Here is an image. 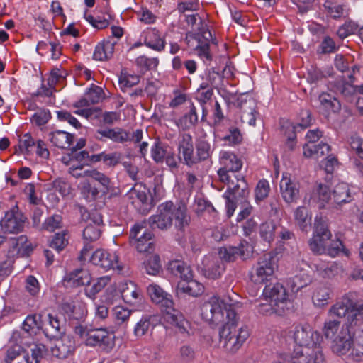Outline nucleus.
Masks as SVG:
<instances>
[{
    "label": "nucleus",
    "mask_w": 363,
    "mask_h": 363,
    "mask_svg": "<svg viewBox=\"0 0 363 363\" xmlns=\"http://www.w3.org/2000/svg\"><path fill=\"white\" fill-rule=\"evenodd\" d=\"M328 314V319L324 323L323 331L327 338H333L340 325L335 318H345L347 328L360 325L363 323V301H354L348 296H344L330 307Z\"/></svg>",
    "instance_id": "1"
},
{
    "label": "nucleus",
    "mask_w": 363,
    "mask_h": 363,
    "mask_svg": "<svg viewBox=\"0 0 363 363\" xmlns=\"http://www.w3.org/2000/svg\"><path fill=\"white\" fill-rule=\"evenodd\" d=\"M308 246L314 254H327L332 257H336L344 250L340 240L332 239L328 219L322 215H318L315 218L313 236L308 240Z\"/></svg>",
    "instance_id": "2"
},
{
    "label": "nucleus",
    "mask_w": 363,
    "mask_h": 363,
    "mask_svg": "<svg viewBox=\"0 0 363 363\" xmlns=\"http://www.w3.org/2000/svg\"><path fill=\"white\" fill-rule=\"evenodd\" d=\"M147 291L153 302L164 308V320L176 325L180 333L190 335V323L179 311L173 308L174 303L172 296L156 284H150L147 288Z\"/></svg>",
    "instance_id": "3"
},
{
    "label": "nucleus",
    "mask_w": 363,
    "mask_h": 363,
    "mask_svg": "<svg viewBox=\"0 0 363 363\" xmlns=\"http://www.w3.org/2000/svg\"><path fill=\"white\" fill-rule=\"evenodd\" d=\"M231 299H220L218 296H212L207 302H205L201 307V315L203 318L213 323L234 321L237 318L235 309V303Z\"/></svg>",
    "instance_id": "4"
},
{
    "label": "nucleus",
    "mask_w": 363,
    "mask_h": 363,
    "mask_svg": "<svg viewBox=\"0 0 363 363\" xmlns=\"http://www.w3.org/2000/svg\"><path fill=\"white\" fill-rule=\"evenodd\" d=\"M311 199L320 203L319 208H323L325 203L330 202L335 208L353 200L349 186L341 182L335 186L331 191L325 184H320L313 191Z\"/></svg>",
    "instance_id": "5"
},
{
    "label": "nucleus",
    "mask_w": 363,
    "mask_h": 363,
    "mask_svg": "<svg viewBox=\"0 0 363 363\" xmlns=\"http://www.w3.org/2000/svg\"><path fill=\"white\" fill-rule=\"evenodd\" d=\"M237 318L225 322L220 330V342L228 352H236L249 337L247 328L236 329Z\"/></svg>",
    "instance_id": "6"
},
{
    "label": "nucleus",
    "mask_w": 363,
    "mask_h": 363,
    "mask_svg": "<svg viewBox=\"0 0 363 363\" xmlns=\"http://www.w3.org/2000/svg\"><path fill=\"white\" fill-rule=\"evenodd\" d=\"M278 268L277 260L272 253L260 257L250 272V279L256 284H264L271 281Z\"/></svg>",
    "instance_id": "7"
},
{
    "label": "nucleus",
    "mask_w": 363,
    "mask_h": 363,
    "mask_svg": "<svg viewBox=\"0 0 363 363\" xmlns=\"http://www.w3.org/2000/svg\"><path fill=\"white\" fill-rule=\"evenodd\" d=\"M228 104H233L240 110V118L242 123L255 125L256 121L255 101L245 94L237 96L235 94H228L223 96Z\"/></svg>",
    "instance_id": "8"
},
{
    "label": "nucleus",
    "mask_w": 363,
    "mask_h": 363,
    "mask_svg": "<svg viewBox=\"0 0 363 363\" xmlns=\"http://www.w3.org/2000/svg\"><path fill=\"white\" fill-rule=\"evenodd\" d=\"M152 233L143 224H135L129 235L130 243L139 252H150L153 250Z\"/></svg>",
    "instance_id": "9"
},
{
    "label": "nucleus",
    "mask_w": 363,
    "mask_h": 363,
    "mask_svg": "<svg viewBox=\"0 0 363 363\" xmlns=\"http://www.w3.org/2000/svg\"><path fill=\"white\" fill-rule=\"evenodd\" d=\"M174 204L172 201L161 203L157 207L156 214L151 216L148 223L152 229L169 230L173 224Z\"/></svg>",
    "instance_id": "10"
},
{
    "label": "nucleus",
    "mask_w": 363,
    "mask_h": 363,
    "mask_svg": "<svg viewBox=\"0 0 363 363\" xmlns=\"http://www.w3.org/2000/svg\"><path fill=\"white\" fill-rule=\"evenodd\" d=\"M292 333L294 342L300 348L320 345L323 339L320 334L308 325L296 326Z\"/></svg>",
    "instance_id": "11"
},
{
    "label": "nucleus",
    "mask_w": 363,
    "mask_h": 363,
    "mask_svg": "<svg viewBox=\"0 0 363 363\" xmlns=\"http://www.w3.org/2000/svg\"><path fill=\"white\" fill-rule=\"evenodd\" d=\"M263 300L272 301L279 307L278 312L284 313L287 306V294L286 289L280 283L266 285L263 290Z\"/></svg>",
    "instance_id": "12"
},
{
    "label": "nucleus",
    "mask_w": 363,
    "mask_h": 363,
    "mask_svg": "<svg viewBox=\"0 0 363 363\" xmlns=\"http://www.w3.org/2000/svg\"><path fill=\"white\" fill-rule=\"evenodd\" d=\"M85 343L86 345L99 347L101 350L108 352L115 345L114 335L102 328H91Z\"/></svg>",
    "instance_id": "13"
},
{
    "label": "nucleus",
    "mask_w": 363,
    "mask_h": 363,
    "mask_svg": "<svg viewBox=\"0 0 363 363\" xmlns=\"http://www.w3.org/2000/svg\"><path fill=\"white\" fill-rule=\"evenodd\" d=\"M293 363H325L320 345L296 349L291 356Z\"/></svg>",
    "instance_id": "14"
},
{
    "label": "nucleus",
    "mask_w": 363,
    "mask_h": 363,
    "mask_svg": "<svg viewBox=\"0 0 363 363\" xmlns=\"http://www.w3.org/2000/svg\"><path fill=\"white\" fill-rule=\"evenodd\" d=\"M128 201L142 214L147 213L152 208L151 199L148 198L146 189L135 185L126 194Z\"/></svg>",
    "instance_id": "15"
},
{
    "label": "nucleus",
    "mask_w": 363,
    "mask_h": 363,
    "mask_svg": "<svg viewBox=\"0 0 363 363\" xmlns=\"http://www.w3.org/2000/svg\"><path fill=\"white\" fill-rule=\"evenodd\" d=\"M179 158L189 167L195 164L193 138L189 133L180 134L178 138Z\"/></svg>",
    "instance_id": "16"
},
{
    "label": "nucleus",
    "mask_w": 363,
    "mask_h": 363,
    "mask_svg": "<svg viewBox=\"0 0 363 363\" xmlns=\"http://www.w3.org/2000/svg\"><path fill=\"white\" fill-rule=\"evenodd\" d=\"M352 339L349 328H342L335 337L332 344L333 352L338 356H347L348 360L352 361L349 355L352 350Z\"/></svg>",
    "instance_id": "17"
},
{
    "label": "nucleus",
    "mask_w": 363,
    "mask_h": 363,
    "mask_svg": "<svg viewBox=\"0 0 363 363\" xmlns=\"http://www.w3.org/2000/svg\"><path fill=\"white\" fill-rule=\"evenodd\" d=\"M26 218L19 211L11 210L6 213L1 220V228L10 233H18L23 230Z\"/></svg>",
    "instance_id": "18"
},
{
    "label": "nucleus",
    "mask_w": 363,
    "mask_h": 363,
    "mask_svg": "<svg viewBox=\"0 0 363 363\" xmlns=\"http://www.w3.org/2000/svg\"><path fill=\"white\" fill-rule=\"evenodd\" d=\"M90 261L94 265L108 270L117 268L121 269L118 264V256L104 250H96L91 256Z\"/></svg>",
    "instance_id": "19"
},
{
    "label": "nucleus",
    "mask_w": 363,
    "mask_h": 363,
    "mask_svg": "<svg viewBox=\"0 0 363 363\" xmlns=\"http://www.w3.org/2000/svg\"><path fill=\"white\" fill-rule=\"evenodd\" d=\"M96 140L106 142L109 139L114 143H125L129 140V132L121 128L99 129L95 133Z\"/></svg>",
    "instance_id": "20"
},
{
    "label": "nucleus",
    "mask_w": 363,
    "mask_h": 363,
    "mask_svg": "<svg viewBox=\"0 0 363 363\" xmlns=\"http://www.w3.org/2000/svg\"><path fill=\"white\" fill-rule=\"evenodd\" d=\"M280 190L283 199L287 203L296 201L299 196V185L295 181H292L290 174H283L280 182Z\"/></svg>",
    "instance_id": "21"
},
{
    "label": "nucleus",
    "mask_w": 363,
    "mask_h": 363,
    "mask_svg": "<svg viewBox=\"0 0 363 363\" xmlns=\"http://www.w3.org/2000/svg\"><path fill=\"white\" fill-rule=\"evenodd\" d=\"M74 337L65 335L60 340H57L53 347H51V353L58 359H65L74 352Z\"/></svg>",
    "instance_id": "22"
},
{
    "label": "nucleus",
    "mask_w": 363,
    "mask_h": 363,
    "mask_svg": "<svg viewBox=\"0 0 363 363\" xmlns=\"http://www.w3.org/2000/svg\"><path fill=\"white\" fill-rule=\"evenodd\" d=\"M202 264L205 276L213 279L218 278L225 269L224 262L212 255L205 257Z\"/></svg>",
    "instance_id": "23"
},
{
    "label": "nucleus",
    "mask_w": 363,
    "mask_h": 363,
    "mask_svg": "<svg viewBox=\"0 0 363 363\" xmlns=\"http://www.w3.org/2000/svg\"><path fill=\"white\" fill-rule=\"evenodd\" d=\"M43 328L45 336L50 339H57L65 333L64 325L57 315L48 313Z\"/></svg>",
    "instance_id": "24"
},
{
    "label": "nucleus",
    "mask_w": 363,
    "mask_h": 363,
    "mask_svg": "<svg viewBox=\"0 0 363 363\" xmlns=\"http://www.w3.org/2000/svg\"><path fill=\"white\" fill-rule=\"evenodd\" d=\"M89 223L83 231L84 240L86 242L96 241L101 236L99 225L102 223V218L97 213L89 216Z\"/></svg>",
    "instance_id": "25"
},
{
    "label": "nucleus",
    "mask_w": 363,
    "mask_h": 363,
    "mask_svg": "<svg viewBox=\"0 0 363 363\" xmlns=\"http://www.w3.org/2000/svg\"><path fill=\"white\" fill-rule=\"evenodd\" d=\"M249 245L247 242H241L237 247L225 246L218 250L219 259L223 262H234L238 257H244L248 252Z\"/></svg>",
    "instance_id": "26"
},
{
    "label": "nucleus",
    "mask_w": 363,
    "mask_h": 363,
    "mask_svg": "<svg viewBox=\"0 0 363 363\" xmlns=\"http://www.w3.org/2000/svg\"><path fill=\"white\" fill-rule=\"evenodd\" d=\"M64 281L72 286H86L90 284L91 277L87 269H77L67 274Z\"/></svg>",
    "instance_id": "27"
},
{
    "label": "nucleus",
    "mask_w": 363,
    "mask_h": 363,
    "mask_svg": "<svg viewBox=\"0 0 363 363\" xmlns=\"http://www.w3.org/2000/svg\"><path fill=\"white\" fill-rule=\"evenodd\" d=\"M144 43L156 51H162L165 47V41L156 28H147L143 33Z\"/></svg>",
    "instance_id": "28"
},
{
    "label": "nucleus",
    "mask_w": 363,
    "mask_h": 363,
    "mask_svg": "<svg viewBox=\"0 0 363 363\" xmlns=\"http://www.w3.org/2000/svg\"><path fill=\"white\" fill-rule=\"evenodd\" d=\"M9 246L8 255L9 257H14L20 255H23L31 250L28 244L27 238L24 235L10 238Z\"/></svg>",
    "instance_id": "29"
},
{
    "label": "nucleus",
    "mask_w": 363,
    "mask_h": 363,
    "mask_svg": "<svg viewBox=\"0 0 363 363\" xmlns=\"http://www.w3.org/2000/svg\"><path fill=\"white\" fill-rule=\"evenodd\" d=\"M220 169L230 170L231 172H238L242 166V162L233 152L221 151L220 152Z\"/></svg>",
    "instance_id": "30"
},
{
    "label": "nucleus",
    "mask_w": 363,
    "mask_h": 363,
    "mask_svg": "<svg viewBox=\"0 0 363 363\" xmlns=\"http://www.w3.org/2000/svg\"><path fill=\"white\" fill-rule=\"evenodd\" d=\"M203 292V286L196 280L190 279L186 281H179L177 286V295L188 294L191 296H198Z\"/></svg>",
    "instance_id": "31"
},
{
    "label": "nucleus",
    "mask_w": 363,
    "mask_h": 363,
    "mask_svg": "<svg viewBox=\"0 0 363 363\" xmlns=\"http://www.w3.org/2000/svg\"><path fill=\"white\" fill-rule=\"evenodd\" d=\"M173 219H174L175 228L177 230L184 232L191 222V217L184 205H174Z\"/></svg>",
    "instance_id": "32"
},
{
    "label": "nucleus",
    "mask_w": 363,
    "mask_h": 363,
    "mask_svg": "<svg viewBox=\"0 0 363 363\" xmlns=\"http://www.w3.org/2000/svg\"><path fill=\"white\" fill-rule=\"evenodd\" d=\"M168 269L174 275L179 277L182 281H186L193 279L192 270L186 263L175 260L169 263Z\"/></svg>",
    "instance_id": "33"
},
{
    "label": "nucleus",
    "mask_w": 363,
    "mask_h": 363,
    "mask_svg": "<svg viewBox=\"0 0 363 363\" xmlns=\"http://www.w3.org/2000/svg\"><path fill=\"white\" fill-rule=\"evenodd\" d=\"M74 136L65 131L56 130L49 134V140L55 146L62 149H67L73 142Z\"/></svg>",
    "instance_id": "34"
},
{
    "label": "nucleus",
    "mask_w": 363,
    "mask_h": 363,
    "mask_svg": "<svg viewBox=\"0 0 363 363\" xmlns=\"http://www.w3.org/2000/svg\"><path fill=\"white\" fill-rule=\"evenodd\" d=\"M172 150L167 143L157 140L151 147V157L156 163H163Z\"/></svg>",
    "instance_id": "35"
},
{
    "label": "nucleus",
    "mask_w": 363,
    "mask_h": 363,
    "mask_svg": "<svg viewBox=\"0 0 363 363\" xmlns=\"http://www.w3.org/2000/svg\"><path fill=\"white\" fill-rule=\"evenodd\" d=\"M311 282V278L307 272L301 270L298 274L288 280L287 285L292 292L296 293Z\"/></svg>",
    "instance_id": "36"
},
{
    "label": "nucleus",
    "mask_w": 363,
    "mask_h": 363,
    "mask_svg": "<svg viewBox=\"0 0 363 363\" xmlns=\"http://www.w3.org/2000/svg\"><path fill=\"white\" fill-rule=\"evenodd\" d=\"M225 194L230 196L233 199H245L249 194L248 185L243 177L237 179V183L230 188H228Z\"/></svg>",
    "instance_id": "37"
},
{
    "label": "nucleus",
    "mask_w": 363,
    "mask_h": 363,
    "mask_svg": "<svg viewBox=\"0 0 363 363\" xmlns=\"http://www.w3.org/2000/svg\"><path fill=\"white\" fill-rule=\"evenodd\" d=\"M115 43H116L111 41H106L103 43L98 44L95 48L93 58L99 61L110 59L113 55Z\"/></svg>",
    "instance_id": "38"
},
{
    "label": "nucleus",
    "mask_w": 363,
    "mask_h": 363,
    "mask_svg": "<svg viewBox=\"0 0 363 363\" xmlns=\"http://www.w3.org/2000/svg\"><path fill=\"white\" fill-rule=\"evenodd\" d=\"M29 363L28 354L20 346H15L8 350L5 363Z\"/></svg>",
    "instance_id": "39"
},
{
    "label": "nucleus",
    "mask_w": 363,
    "mask_h": 363,
    "mask_svg": "<svg viewBox=\"0 0 363 363\" xmlns=\"http://www.w3.org/2000/svg\"><path fill=\"white\" fill-rule=\"evenodd\" d=\"M350 82H347L343 77L337 78L334 82L337 91L340 92L345 97L352 96L357 93V88L352 84L354 77L352 74L349 76Z\"/></svg>",
    "instance_id": "40"
},
{
    "label": "nucleus",
    "mask_w": 363,
    "mask_h": 363,
    "mask_svg": "<svg viewBox=\"0 0 363 363\" xmlns=\"http://www.w3.org/2000/svg\"><path fill=\"white\" fill-rule=\"evenodd\" d=\"M84 175L97 182L101 186L100 191L103 192V194H106L111 189V179L104 173L96 169H91L85 170Z\"/></svg>",
    "instance_id": "41"
},
{
    "label": "nucleus",
    "mask_w": 363,
    "mask_h": 363,
    "mask_svg": "<svg viewBox=\"0 0 363 363\" xmlns=\"http://www.w3.org/2000/svg\"><path fill=\"white\" fill-rule=\"evenodd\" d=\"M195 164L208 159L212 153L210 143L205 138H199L196 143Z\"/></svg>",
    "instance_id": "42"
},
{
    "label": "nucleus",
    "mask_w": 363,
    "mask_h": 363,
    "mask_svg": "<svg viewBox=\"0 0 363 363\" xmlns=\"http://www.w3.org/2000/svg\"><path fill=\"white\" fill-rule=\"evenodd\" d=\"M155 317L150 315H143L134 327L133 333L136 337H142L155 326Z\"/></svg>",
    "instance_id": "43"
},
{
    "label": "nucleus",
    "mask_w": 363,
    "mask_h": 363,
    "mask_svg": "<svg viewBox=\"0 0 363 363\" xmlns=\"http://www.w3.org/2000/svg\"><path fill=\"white\" fill-rule=\"evenodd\" d=\"M330 147L325 143L318 145L312 144L303 145V155L307 157H315L318 158L329 152Z\"/></svg>",
    "instance_id": "44"
},
{
    "label": "nucleus",
    "mask_w": 363,
    "mask_h": 363,
    "mask_svg": "<svg viewBox=\"0 0 363 363\" xmlns=\"http://www.w3.org/2000/svg\"><path fill=\"white\" fill-rule=\"evenodd\" d=\"M330 289L325 286L317 287L312 296L313 304L317 307H323L327 305L330 298Z\"/></svg>",
    "instance_id": "45"
},
{
    "label": "nucleus",
    "mask_w": 363,
    "mask_h": 363,
    "mask_svg": "<svg viewBox=\"0 0 363 363\" xmlns=\"http://www.w3.org/2000/svg\"><path fill=\"white\" fill-rule=\"evenodd\" d=\"M110 281L108 276H104L98 278L94 283L89 288L85 289V294L89 298L94 300L96 295L100 292Z\"/></svg>",
    "instance_id": "46"
},
{
    "label": "nucleus",
    "mask_w": 363,
    "mask_h": 363,
    "mask_svg": "<svg viewBox=\"0 0 363 363\" xmlns=\"http://www.w3.org/2000/svg\"><path fill=\"white\" fill-rule=\"evenodd\" d=\"M242 134L240 130L235 126H230L225 135L220 138L225 145L234 146L240 144L242 141Z\"/></svg>",
    "instance_id": "47"
},
{
    "label": "nucleus",
    "mask_w": 363,
    "mask_h": 363,
    "mask_svg": "<svg viewBox=\"0 0 363 363\" xmlns=\"http://www.w3.org/2000/svg\"><path fill=\"white\" fill-rule=\"evenodd\" d=\"M296 224L302 231H308L311 225V218L308 217V211L305 207H298L294 213Z\"/></svg>",
    "instance_id": "48"
},
{
    "label": "nucleus",
    "mask_w": 363,
    "mask_h": 363,
    "mask_svg": "<svg viewBox=\"0 0 363 363\" xmlns=\"http://www.w3.org/2000/svg\"><path fill=\"white\" fill-rule=\"evenodd\" d=\"M40 318V315H28L23 323V330L28 334L32 335L35 333L36 329H39L43 327Z\"/></svg>",
    "instance_id": "49"
},
{
    "label": "nucleus",
    "mask_w": 363,
    "mask_h": 363,
    "mask_svg": "<svg viewBox=\"0 0 363 363\" xmlns=\"http://www.w3.org/2000/svg\"><path fill=\"white\" fill-rule=\"evenodd\" d=\"M198 123V115L196 107L191 104L190 110L183 117H182L179 123L183 129H189L195 126Z\"/></svg>",
    "instance_id": "50"
},
{
    "label": "nucleus",
    "mask_w": 363,
    "mask_h": 363,
    "mask_svg": "<svg viewBox=\"0 0 363 363\" xmlns=\"http://www.w3.org/2000/svg\"><path fill=\"white\" fill-rule=\"evenodd\" d=\"M277 225L273 221H267L261 224L259 235L266 242L270 243L274 238Z\"/></svg>",
    "instance_id": "51"
},
{
    "label": "nucleus",
    "mask_w": 363,
    "mask_h": 363,
    "mask_svg": "<svg viewBox=\"0 0 363 363\" xmlns=\"http://www.w3.org/2000/svg\"><path fill=\"white\" fill-rule=\"evenodd\" d=\"M319 101L320 104L328 111L335 113L340 110V101L328 94H320Z\"/></svg>",
    "instance_id": "52"
},
{
    "label": "nucleus",
    "mask_w": 363,
    "mask_h": 363,
    "mask_svg": "<svg viewBox=\"0 0 363 363\" xmlns=\"http://www.w3.org/2000/svg\"><path fill=\"white\" fill-rule=\"evenodd\" d=\"M324 7L334 19L339 18L348 13L345 5L337 4L328 0L325 2Z\"/></svg>",
    "instance_id": "53"
},
{
    "label": "nucleus",
    "mask_w": 363,
    "mask_h": 363,
    "mask_svg": "<svg viewBox=\"0 0 363 363\" xmlns=\"http://www.w3.org/2000/svg\"><path fill=\"white\" fill-rule=\"evenodd\" d=\"M132 311L121 306H116L113 310V315L116 324L121 325L125 324L130 315Z\"/></svg>",
    "instance_id": "54"
},
{
    "label": "nucleus",
    "mask_w": 363,
    "mask_h": 363,
    "mask_svg": "<svg viewBox=\"0 0 363 363\" xmlns=\"http://www.w3.org/2000/svg\"><path fill=\"white\" fill-rule=\"evenodd\" d=\"M146 272L150 275H157L161 271L160 257L157 255H151L144 263Z\"/></svg>",
    "instance_id": "55"
},
{
    "label": "nucleus",
    "mask_w": 363,
    "mask_h": 363,
    "mask_svg": "<svg viewBox=\"0 0 363 363\" xmlns=\"http://www.w3.org/2000/svg\"><path fill=\"white\" fill-rule=\"evenodd\" d=\"M139 82L140 77L136 74L122 72L119 77V84L123 91H125L126 89L138 84Z\"/></svg>",
    "instance_id": "56"
},
{
    "label": "nucleus",
    "mask_w": 363,
    "mask_h": 363,
    "mask_svg": "<svg viewBox=\"0 0 363 363\" xmlns=\"http://www.w3.org/2000/svg\"><path fill=\"white\" fill-rule=\"evenodd\" d=\"M218 176L219 180L225 184L228 188H230L233 185L237 183V179L240 178V175H235V172H231L230 170L219 169L218 170Z\"/></svg>",
    "instance_id": "57"
},
{
    "label": "nucleus",
    "mask_w": 363,
    "mask_h": 363,
    "mask_svg": "<svg viewBox=\"0 0 363 363\" xmlns=\"http://www.w3.org/2000/svg\"><path fill=\"white\" fill-rule=\"evenodd\" d=\"M270 191V186L267 180L262 179L259 181L255 188V199L257 202L263 201L266 199Z\"/></svg>",
    "instance_id": "58"
},
{
    "label": "nucleus",
    "mask_w": 363,
    "mask_h": 363,
    "mask_svg": "<svg viewBox=\"0 0 363 363\" xmlns=\"http://www.w3.org/2000/svg\"><path fill=\"white\" fill-rule=\"evenodd\" d=\"M62 227V216L60 215H53L48 217L42 225L43 230L52 232Z\"/></svg>",
    "instance_id": "59"
},
{
    "label": "nucleus",
    "mask_w": 363,
    "mask_h": 363,
    "mask_svg": "<svg viewBox=\"0 0 363 363\" xmlns=\"http://www.w3.org/2000/svg\"><path fill=\"white\" fill-rule=\"evenodd\" d=\"M358 25L354 21H347L342 26H340L337 32V35L344 39L347 36L353 34L358 29Z\"/></svg>",
    "instance_id": "60"
},
{
    "label": "nucleus",
    "mask_w": 363,
    "mask_h": 363,
    "mask_svg": "<svg viewBox=\"0 0 363 363\" xmlns=\"http://www.w3.org/2000/svg\"><path fill=\"white\" fill-rule=\"evenodd\" d=\"M341 267L335 262L328 263L325 266H320L318 271L324 277H333L341 271Z\"/></svg>",
    "instance_id": "61"
},
{
    "label": "nucleus",
    "mask_w": 363,
    "mask_h": 363,
    "mask_svg": "<svg viewBox=\"0 0 363 363\" xmlns=\"http://www.w3.org/2000/svg\"><path fill=\"white\" fill-rule=\"evenodd\" d=\"M258 311L260 313L269 315L273 313L281 315L283 313H279L277 309L279 308L277 306H275L272 301H264L263 299L257 306Z\"/></svg>",
    "instance_id": "62"
},
{
    "label": "nucleus",
    "mask_w": 363,
    "mask_h": 363,
    "mask_svg": "<svg viewBox=\"0 0 363 363\" xmlns=\"http://www.w3.org/2000/svg\"><path fill=\"white\" fill-rule=\"evenodd\" d=\"M67 236V235L65 233H56L54 238L50 242V247L55 249L58 252H60L68 243Z\"/></svg>",
    "instance_id": "63"
},
{
    "label": "nucleus",
    "mask_w": 363,
    "mask_h": 363,
    "mask_svg": "<svg viewBox=\"0 0 363 363\" xmlns=\"http://www.w3.org/2000/svg\"><path fill=\"white\" fill-rule=\"evenodd\" d=\"M47 352V349L43 344H35L31 348V360L29 363H39L40 360Z\"/></svg>",
    "instance_id": "64"
}]
</instances>
